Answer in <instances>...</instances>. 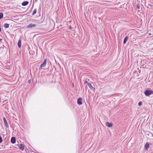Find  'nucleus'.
<instances>
[{
    "mask_svg": "<svg viewBox=\"0 0 153 153\" xmlns=\"http://www.w3.org/2000/svg\"><path fill=\"white\" fill-rule=\"evenodd\" d=\"M144 94L146 96H149L153 94V91L151 90H147L145 91Z\"/></svg>",
    "mask_w": 153,
    "mask_h": 153,
    "instance_id": "f257e3e1",
    "label": "nucleus"
},
{
    "mask_svg": "<svg viewBox=\"0 0 153 153\" xmlns=\"http://www.w3.org/2000/svg\"><path fill=\"white\" fill-rule=\"evenodd\" d=\"M47 63V60L46 59H45L41 65L40 66V68L42 69L43 67H44L46 65Z\"/></svg>",
    "mask_w": 153,
    "mask_h": 153,
    "instance_id": "f03ea898",
    "label": "nucleus"
},
{
    "mask_svg": "<svg viewBox=\"0 0 153 153\" xmlns=\"http://www.w3.org/2000/svg\"><path fill=\"white\" fill-rule=\"evenodd\" d=\"M36 26V25L35 24H30L27 27V28H32Z\"/></svg>",
    "mask_w": 153,
    "mask_h": 153,
    "instance_id": "7ed1b4c3",
    "label": "nucleus"
},
{
    "mask_svg": "<svg viewBox=\"0 0 153 153\" xmlns=\"http://www.w3.org/2000/svg\"><path fill=\"white\" fill-rule=\"evenodd\" d=\"M82 98H79L77 101V103L79 105H81L82 104Z\"/></svg>",
    "mask_w": 153,
    "mask_h": 153,
    "instance_id": "20e7f679",
    "label": "nucleus"
},
{
    "mask_svg": "<svg viewBox=\"0 0 153 153\" xmlns=\"http://www.w3.org/2000/svg\"><path fill=\"white\" fill-rule=\"evenodd\" d=\"M3 120H4L5 125L6 126V127L8 128L9 127V125H8V123L5 117L3 118Z\"/></svg>",
    "mask_w": 153,
    "mask_h": 153,
    "instance_id": "39448f33",
    "label": "nucleus"
},
{
    "mask_svg": "<svg viewBox=\"0 0 153 153\" xmlns=\"http://www.w3.org/2000/svg\"><path fill=\"white\" fill-rule=\"evenodd\" d=\"M16 138L14 137H12L11 139V142L14 144L16 142Z\"/></svg>",
    "mask_w": 153,
    "mask_h": 153,
    "instance_id": "423d86ee",
    "label": "nucleus"
},
{
    "mask_svg": "<svg viewBox=\"0 0 153 153\" xmlns=\"http://www.w3.org/2000/svg\"><path fill=\"white\" fill-rule=\"evenodd\" d=\"M19 149L22 150H23L24 149V145L22 144H21L19 146Z\"/></svg>",
    "mask_w": 153,
    "mask_h": 153,
    "instance_id": "0eeeda50",
    "label": "nucleus"
},
{
    "mask_svg": "<svg viewBox=\"0 0 153 153\" xmlns=\"http://www.w3.org/2000/svg\"><path fill=\"white\" fill-rule=\"evenodd\" d=\"M105 124L106 125V126H108L109 127H111L113 126V125L112 123H108V122H106L105 123Z\"/></svg>",
    "mask_w": 153,
    "mask_h": 153,
    "instance_id": "6e6552de",
    "label": "nucleus"
},
{
    "mask_svg": "<svg viewBox=\"0 0 153 153\" xmlns=\"http://www.w3.org/2000/svg\"><path fill=\"white\" fill-rule=\"evenodd\" d=\"M29 2L28 1H24L22 3V5L23 6H25L28 4Z\"/></svg>",
    "mask_w": 153,
    "mask_h": 153,
    "instance_id": "1a4fd4ad",
    "label": "nucleus"
},
{
    "mask_svg": "<svg viewBox=\"0 0 153 153\" xmlns=\"http://www.w3.org/2000/svg\"><path fill=\"white\" fill-rule=\"evenodd\" d=\"M149 147V144L148 143H146L145 145V148L146 150H147Z\"/></svg>",
    "mask_w": 153,
    "mask_h": 153,
    "instance_id": "9d476101",
    "label": "nucleus"
},
{
    "mask_svg": "<svg viewBox=\"0 0 153 153\" xmlns=\"http://www.w3.org/2000/svg\"><path fill=\"white\" fill-rule=\"evenodd\" d=\"M88 86L89 87V88L93 90H94L95 88H94L91 85V84L90 83H88Z\"/></svg>",
    "mask_w": 153,
    "mask_h": 153,
    "instance_id": "9b49d317",
    "label": "nucleus"
},
{
    "mask_svg": "<svg viewBox=\"0 0 153 153\" xmlns=\"http://www.w3.org/2000/svg\"><path fill=\"white\" fill-rule=\"evenodd\" d=\"M128 39V36H126L124 39V41H123V43L124 44H125L126 43Z\"/></svg>",
    "mask_w": 153,
    "mask_h": 153,
    "instance_id": "f8f14e48",
    "label": "nucleus"
},
{
    "mask_svg": "<svg viewBox=\"0 0 153 153\" xmlns=\"http://www.w3.org/2000/svg\"><path fill=\"white\" fill-rule=\"evenodd\" d=\"M9 24H7V23H5L4 24L3 26L5 28H7L9 27Z\"/></svg>",
    "mask_w": 153,
    "mask_h": 153,
    "instance_id": "ddd939ff",
    "label": "nucleus"
},
{
    "mask_svg": "<svg viewBox=\"0 0 153 153\" xmlns=\"http://www.w3.org/2000/svg\"><path fill=\"white\" fill-rule=\"evenodd\" d=\"M18 45L19 48H21V42L20 40H19L18 42Z\"/></svg>",
    "mask_w": 153,
    "mask_h": 153,
    "instance_id": "4468645a",
    "label": "nucleus"
},
{
    "mask_svg": "<svg viewBox=\"0 0 153 153\" xmlns=\"http://www.w3.org/2000/svg\"><path fill=\"white\" fill-rule=\"evenodd\" d=\"M37 10L36 9H35L34 10V11L32 14V15H35L36 13Z\"/></svg>",
    "mask_w": 153,
    "mask_h": 153,
    "instance_id": "2eb2a0df",
    "label": "nucleus"
},
{
    "mask_svg": "<svg viewBox=\"0 0 153 153\" xmlns=\"http://www.w3.org/2000/svg\"><path fill=\"white\" fill-rule=\"evenodd\" d=\"M3 16V14L2 13H0V19H1Z\"/></svg>",
    "mask_w": 153,
    "mask_h": 153,
    "instance_id": "dca6fc26",
    "label": "nucleus"
},
{
    "mask_svg": "<svg viewBox=\"0 0 153 153\" xmlns=\"http://www.w3.org/2000/svg\"><path fill=\"white\" fill-rule=\"evenodd\" d=\"M3 141V140L1 136H0V143H2Z\"/></svg>",
    "mask_w": 153,
    "mask_h": 153,
    "instance_id": "f3484780",
    "label": "nucleus"
},
{
    "mask_svg": "<svg viewBox=\"0 0 153 153\" xmlns=\"http://www.w3.org/2000/svg\"><path fill=\"white\" fill-rule=\"evenodd\" d=\"M142 103L141 102H139L138 104L139 106H140L141 105H142Z\"/></svg>",
    "mask_w": 153,
    "mask_h": 153,
    "instance_id": "a211bd4d",
    "label": "nucleus"
},
{
    "mask_svg": "<svg viewBox=\"0 0 153 153\" xmlns=\"http://www.w3.org/2000/svg\"><path fill=\"white\" fill-rule=\"evenodd\" d=\"M88 83H89L88 82L86 81H85V84H86L88 85Z\"/></svg>",
    "mask_w": 153,
    "mask_h": 153,
    "instance_id": "6ab92c4d",
    "label": "nucleus"
},
{
    "mask_svg": "<svg viewBox=\"0 0 153 153\" xmlns=\"http://www.w3.org/2000/svg\"><path fill=\"white\" fill-rule=\"evenodd\" d=\"M69 28H70V30H71V29H72L71 27L70 26V27H69Z\"/></svg>",
    "mask_w": 153,
    "mask_h": 153,
    "instance_id": "aec40b11",
    "label": "nucleus"
},
{
    "mask_svg": "<svg viewBox=\"0 0 153 153\" xmlns=\"http://www.w3.org/2000/svg\"><path fill=\"white\" fill-rule=\"evenodd\" d=\"M2 40V39H0V42H1Z\"/></svg>",
    "mask_w": 153,
    "mask_h": 153,
    "instance_id": "412c9836",
    "label": "nucleus"
},
{
    "mask_svg": "<svg viewBox=\"0 0 153 153\" xmlns=\"http://www.w3.org/2000/svg\"><path fill=\"white\" fill-rule=\"evenodd\" d=\"M151 35V33H149V35H150V36Z\"/></svg>",
    "mask_w": 153,
    "mask_h": 153,
    "instance_id": "4be33fe9",
    "label": "nucleus"
},
{
    "mask_svg": "<svg viewBox=\"0 0 153 153\" xmlns=\"http://www.w3.org/2000/svg\"><path fill=\"white\" fill-rule=\"evenodd\" d=\"M35 1L36 2L37 1H38V0H35Z\"/></svg>",
    "mask_w": 153,
    "mask_h": 153,
    "instance_id": "5701e85b",
    "label": "nucleus"
}]
</instances>
